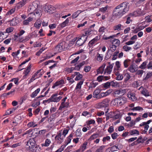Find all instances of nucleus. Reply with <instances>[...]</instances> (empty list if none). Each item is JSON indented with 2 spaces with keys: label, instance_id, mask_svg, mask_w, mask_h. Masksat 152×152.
Segmentation results:
<instances>
[{
  "label": "nucleus",
  "instance_id": "47",
  "mask_svg": "<svg viewBox=\"0 0 152 152\" xmlns=\"http://www.w3.org/2000/svg\"><path fill=\"white\" fill-rule=\"evenodd\" d=\"M122 25L121 24H118V25L115 26L113 28L114 30H118L119 31L121 30V27Z\"/></svg>",
  "mask_w": 152,
  "mask_h": 152
},
{
  "label": "nucleus",
  "instance_id": "51",
  "mask_svg": "<svg viewBox=\"0 0 152 152\" xmlns=\"http://www.w3.org/2000/svg\"><path fill=\"white\" fill-rule=\"evenodd\" d=\"M110 139V137L109 136H107L103 137L102 141L103 143H105V142L107 141H109Z\"/></svg>",
  "mask_w": 152,
  "mask_h": 152
},
{
  "label": "nucleus",
  "instance_id": "1",
  "mask_svg": "<svg viewBox=\"0 0 152 152\" xmlns=\"http://www.w3.org/2000/svg\"><path fill=\"white\" fill-rule=\"evenodd\" d=\"M129 4L128 2L125 1L116 6L113 12V16L118 18L122 17L129 10Z\"/></svg>",
  "mask_w": 152,
  "mask_h": 152
},
{
  "label": "nucleus",
  "instance_id": "8",
  "mask_svg": "<svg viewBox=\"0 0 152 152\" xmlns=\"http://www.w3.org/2000/svg\"><path fill=\"white\" fill-rule=\"evenodd\" d=\"M108 64L110 65L107 66L105 69L104 74L107 73V74H110L111 73L112 71L113 68L114 64L113 63L110 64V62H108Z\"/></svg>",
  "mask_w": 152,
  "mask_h": 152
},
{
  "label": "nucleus",
  "instance_id": "4",
  "mask_svg": "<svg viewBox=\"0 0 152 152\" xmlns=\"http://www.w3.org/2000/svg\"><path fill=\"white\" fill-rule=\"evenodd\" d=\"M93 29H91L90 28H86L83 30L82 32V37L86 38L90 37V36L93 33Z\"/></svg>",
  "mask_w": 152,
  "mask_h": 152
},
{
  "label": "nucleus",
  "instance_id": "38",
  "mask_svg": "<svg viewBox=\"0 0 152 152\" xmlns=\"http://www.w3.org/2000/svg\"><path fill=\"white\" fill-rule=\"evenodd\" d=\"M88 144L87 142H85L82 145L80 148H81V152L84 151L86 148V146Z\"/></svg>",
  "mask_w": 152,
  "mask_h": 152
},
{
  "label": "nucleus",
  "instance_id": "58",
  "mask_svg": "<svg viewBox=\"0 0 152 152\" xmlns=\"http://www.w3.org/2000/svg\"><path fill=\"white\" fill-rule=\"evenodd\" d=\"M124 50L126 52L129 51V50L132 49L131 47H129L127 45H124L123 48Z\"/></svg>",
  "mask_w": 152,
  "mask_h": 152
},
{
  "label": "nucleus",
  "instance_id": "31",
  "mask_svg": "<svg viewBox=\"0 0 152 152\" xmlns=\"http://www.w3.org/2000/svg\"><path fill=\"white\" fill-rule=\"evenodd\" d=\"M99 136V134L94 133L88 139V140L90 141H91L98 137Z\"/></svg>",
  "mask_w": 152,
  "mask_h": 152
},
{
  "label": "nucleus",
  "instance_id": "24",
  "mask_svg": "<svg viewBox=\"0 0 152 152\" xmlns=\"http://www.w3.org/2000/svg\"><path fill=\"white\" fill-rule=\"evenodd\" d=\"M64 83V80L62 79L59 81L56 82L53 86L52 88H54L56 86L63 84Z\"/></svg>",
  "mask_w": 152,
  "mask_h": 152
},
{
  "label": "nucleus",
  "instance_id": "22",
  "mask_svg": "<svg viewBox=\"0 0 152 152\" xmlns=\"http://www.w3.org/2000/svg\"><path fill=\"white\" fill-rule=\"evenodd\" d=\"M33 20V18L29 17L27 19L25 20L23 22V24L24 26H28L29 25L30 22Z\"/></svg>",
  "mask_w": 152,
  "mask_h": 152
},
{
  "label": "nucleus",
  "instance_id": "39",
  "mask_svg": "<svg viewBox=\"0 0 152 152\" xmlns=\"http://www.w3.org/2000/svg\"><path fill=\"white\" fill-rule=\"evenodd\" d=\"M118 144H116L114 145L111 147L110 148V150L112 151H118L119 150V148H118Z\"/></svg>",
  "mask_w": 152,
  "mask_h": 152
},
{
  "label": "nucleus",
  "instance_id": "48",
  "mask_svg": "<svg viewBox=\"0 0 152 152\" xmlns=\"http://www.w3.org/2000/svg\"><path fill=\"white\" fill-rule=\"evenodd\" d=\"M105 147V146L103 145L100 146L95 152H103V150Z\"/></svg>",
  "mask_w": 152,
  "mask_h": 152
},
{
  "label": "nucleus",
  "instance_id": "57",
  "mask_svg": "<svg viewBox=\"0 0 152 152\" xmlns=\"http://www.w3.org/2000/svg\"><path fill=\"white\" fill-rule=\"evenodd\" d=\"M110 86L112 87H116L118 86V83L116 82H114V81H112L110 82Z\"/></svg>",
  "mask_w": 152,
  "mask_h": 152
},
{
  "label": "nucleus",
  "instance_id": "35",
  "mask_svg": "<svg viewBox=\"0 0 152 152\" xmlns=\"http://www.w3.org/2000/svg\"><path fill=\"white\" fill-rule=\"evenodd\" d=\"M31 64H29L27 67L26 70L23 72V74H26V75H27L31 70Z\"/></svg>",
  "mask_w": 152,
  "mask_h": 152
},
{
  "label": "nucleus",
  "instance_id": "37",
  "mask_svg": "<svg viewBox=\"0 0 152 152\" xmlns=\"http://www.w3.org/2000/svg\"><path fill=\"white\" fill-rule=\"evenodd\" d=\"M113 40L112 44L115 45L117 47L119 46L120 44V41L119 39H114Z\"/></svg>",
  "mask_w": 152,
  "mask_h": 152
},
{
  "label": "nucleus",
  "instance_id": "50",
  "mask_svg": "<svg viewBox=\"0 0 152 152\" xmlns=\"http://www.w3.org/2000/svg\"><path fill=\"white\" fill-rule=\"evenodd\" d=\"M117 46L114 45H110V48L111 49L110 52L113 53V52H114L116 49Z\"/></svg>",
  "mask_w": 152,
  "mask_h": 152
},
{
  "label": "nucleus",
  "instance_id": "19",
  "mask_svg": "<svg viewBox=\"0 0 152 152\" xmlns=\"http://www.w3.org/2000/svg\"><path fill=\"white\" fill-rule=\"evenodd\" d=\"M128 69L132 73H134L137 71V68L133 64L130 65Z\"/></svg>",
  "mask_w": 152,
  "mask_h": 152
},
{
  "label": "nucleus",
  "instance_id": "63",
  "mask_svg": "<svg viewBox=\"0 0 152 152\" xmlns=\"http://www.w3.org/2000/svg\"><path fill=\"white\" fill-rule=\"evenodd\" d=\"M66 25V19L65 21L63 22L62 23H60L59 25V26L61 28H63L65 27Z\"/></svg>",
  "mask_w": 152,
  "mask_h": 152
},
{
  "label": "nucleus",
  "instance_id": "3",
  "mask_svg": "<svg viewBox=\"0 0 152 152\" xmlns=\"http://www.w3.org/2000/svg\"><path fill=\"white\" fill-rule=\"evenodd\" d=\"M66 42L63 41L59 43L54 49V50L56 52H61L65 48Z\"/></svg>",
  "mask_w": 152,
  "mask_h": 152
},
{
  "label": "nucleus",
  "instance_id": "62",
  "mask_svg": "<svg viewBox=\"0 0 152 152\" xmlns=\"http://www.w3.org/2000/svg\"><path fill=\"white\" fill-rule=\"evenodd\" d=\"M80 129H78L76 131V136L79 137L82 135Z\"/></svg>",
  "mask_w": 152,
  "mask_h": 152
},
{
  "label": "nucleus",
  "instance_id": "11",
  "mask_svg": "<svg viewBox=\"0 0 152 152\" xmlns=\"http://www.w3.org/2000/svg\"><path fill=\"white\" fill-rule=\"evenodd\" d=\"M110 86V82H107L106 83H103L100 85L99 86V88L101 89V90H105L109 88Z\"/></svg>",
  "mask_w": 152,
  "mask_h": 152
},
{
  "label": "nucleus",
  "instance_id": "10",
  "mask_svg": "<svg viewBox=\"0 0 152 152\" xmlns=\"http://www.w3.org/2000/svg\"><path fill=\"white\" fill-rule=\"evenodd\" d=\"M110 101L109 99H105L99 103V105L101 107H107Z\"/></svg>",
  "mask_w": 152,
  "mask_h": 152
},
{
  "label": "nucleus",
  "instance_id": "25",
  "mask_svg": "<svg viewBox=\"0 0 152 152\" xmlns=\"http://www.w3.org/2000/svg\"><path fill=\"white\" fill-rule=\"evenodd\" d=\"M148 63V60L144 61L139 66V68L141 69H144L147 68V64Z\"/></svg>",
  "mask_w": 152,
  "mask_h": 152
},
{
  "label": "nucleus",
  "instance_id": "18",
  "mask_svg": "<svg viewBox=\"0 0 152 152\" xmlns=\"http://www.w3.org/2000/svg\"><path fill=\"white\" fill-rule=\"evenodd\" d=\"M133 15L135 17L138 16H142L143 15V14L140 9H138L135 11H134L133 13Z\"/></svg>",
  "mask_w": 152,
  "mask_h": 152
},
{
  "label": "nucleus",
  "instance_id": "12",
  "mask_svg": "<svg viewBox=\"0 0 152 152\" xmlns=\"http://www.w3.org/2000/svg\"><path fill=\"white\" fill-rule=\"evenodd\" d=\"M101 89L100 88H97L94 90L93 93V97L94 98H96L97 99H99V94L101 92Z\"/></svg>",
  "mask_w": 152,
  "mask_h": 152
},
{
  "label": "nucleus",
  "instance_id": "6",
  "mask_svg": "<svg viewBox=\"0 0 152 152\" xmlns=\"http://www.w3.org/2000/svg\"><path fill=\"white\" fill-rule=\"evenodd\" d=\"M140 91V94L145 97L149 96H150V93L147 88L143 86H140L138 89Z\"/></svg>",
  "mask_w": 152,
  "mask_h": 152
},
{
  "label": "nucleus",
  "instance_id": "33",
  "mask_svg": "<svg viewBox=\"0 0 152 152\" xmlns=\"http://www.w3.org/2000/svg\"><path fill=\"white\" fill-rule=\"evenodd\" d=\"M74 73L75 75H76V76L75 78V80H80L82 78V75L81 74H80L79 72H75Z\"/></svg>",
  "mask_w": 152,
  "mask_h": 152
},
{
  "label": "nucleus",
  "instance_id": "30",
  "mask_svg": "<svg viewBox=\"0 0 152 152\" xmlns=\"http://www.w3.org/2000/svg\"><path fill=\"white\" fill-rule=\"evenodd\" d=\"M105 65V64L102 65L97 70L98 74H102L103 73Z\"/></svg>",
  "mask_w": 152,
  "mask_h": 152
},
{
  "label": "nucleus",
  "instance_id": "13",
  "mask_svg": "<svg viewBox=\"0 0 152 152\" xmlns=\"http://www.w3.org/2000/svg\"><path fill=\"white\" fill-rule=\"evenodd\" d=\"M42 71H43V69H41L38 70L34 74V75L30 79V80L29 81L28 83H30L32 82L33 80H34L36 79V78H35V77L37 76L38 74L40 72H41ZM39 78V77H37L36 78V79H37Z\"/></svg>",
  "mask_w": 152,
  "mask_h": 152
},
{
  "label": "nucleus",
  "instance_id": "29",
  "mask_svg": "<svg viewBox=\"0 0 152 152\" xmlns=\"http://www.w3.org/2000/svg\"><path fill=\"white\" fill-rule=\"evenodd\" d=\"M42 20L40 19H38L34 24V26L37 28H39L41 26Z\"/></svg>",
  "mask_w": 152,
  "mask_h": 152
},
{
  "label": "nucleus",
  "instance_id": "23",
  "mask_svg": "<svg viewBox=\"0 0 152 152\" xmlns=\"http://www.w3.org/2000/svg\"><path fill=\"white\" fill-rule=\"evenodd\" d=\"M86 39H85L83 40L82 39H78L76 42L77 45L79 46L82 45L86 41Z\"/></svg>",
  "mask_w": 152,
  "mask_h": 152
},
{
  "label": "nucleus",
  "instance_id": "41",
  "mask_svg": "<svg viewBox=\"0 0 152 152\" xmlns=\"http://www.w3.org/2000/svg\"><path fill=\"white\" fill-rule=\"evenodd\" d=\"M37 125L33 121L29 122L27 124V126L28 128L31 127H34L37 126Z\"/></svg>",
  "mask_w": 152,
  "mask_h": 152
},
{
  "label": "nucleus",
  "instance_id": "46",
  "mask_svg": "<svg viewBox=\"0 0 152 152\" xmlns=\"http://www.w3.org/2000/svg\"><path fill=\"white\" fill-rule=\"evenodd\" d=\"M118 53V51H116L113 53L112 55L113 58L112 59V60H116L117 58Z\"/></svg>",
  "mask_w": 152,
  "mask_h": 152
},
{
  "label": "nucleus",
  "instance_id": "61",
  "mask_svg": "<svg viewBox=\"0 0 152 152\" xmlns=\"http://www.w3.org/2000/svg\"><path fill=\"white\" fill-rule=\"evenodd\" d=\"M118 136L117 133L116 132H114L111 135V137L113 140L116 139Z\"/></svg>",
  "mask_w": 152,
  "mask_h": 152
},
{
  "label": "nucleus",
  "instance_id": "9",
  "mask_svg": "<svg viewBox=\"0 0 152 152\" xmlns=\"http://www.w3.org/2000/svg\"><path fill=\"white\" fill-rule=\"evenodd\" d=\"M56 8L55 7L50 5L45 6V11L49 13H53V11Z\"/></svg>",
  "mask_w": 152,
  "mask_h": 152
},
{
  "label": "nucleus",
  "instance_id": "15",
  "mask_svg": "<svg viewBox=\"0 0 152 152\" xmlns=\"http://www.w3.org/2000/svg\"><path fill=\"white\" fill-rule=\"evenodd\" d=\"M39 145L37 146V145H36L34 146L33 147H31L30 148V147H29V148H28V147H27V149L28 150H30L32 152H37V151H39V150L38 149V148H39V149L40 148H39Z\"/></svg>",
  "mask_w": 152,
  "mask_h": 152
},
{
  "label": "nucleus",
  "instance_id": "43",
  "mask_svg": "<svg viewBox=\"0 0 152 152\" xmlns=\"http://www.w3.org/2000/svg\"><path fill=\"white\" fill-rule=\"evenodd\" d=\"M112 55V53L110 52V50H108L107 51V53L106 54V56L105 57V60H107L110 58Z\"/></svg>",
  "mask_w": 152,
  "mask_h": 152
},
{
  "label": "nucleus",
  "instance_id": "20",
  "mask_svg": "<svg viewBox=\"0 0 152 152\" xmlns=\"http://www.w3.org/2000/svg\"><path fill=\"white\" fill-rule=\"evenodd\" d=\"M26 145L29 146L28 148H29V147H30V148L31 147L35 145V141L34 140V139H30L27 142Z\"/></svg>",
  "mask_w": 152,
  "mask_h": 152
},
{
  "label": "nucleus",
  "instance_id": "45",
  "mask_svg": "<svg viewBox=\"0 0 152 152\" xmlns=\"http://www.w3.org/2000/svg\"><path fill=\"white\" fill-rule=\"evenodd\" d=\"M25 33V31L23 30H21L18 33L16 34L15 35V38H18V37H20L22 35Z\"/></svg>",
  "mask_w": 152,
  "mask_h": 152
},
{
  "label": "nucleus",
  "instance_id": "53",
  "mask_svg": "<svg viewBox=\"0 0 152 152\" xmlns=\"http://www.w3.org/2000/svg\"><path fill=\"white\" fill-rule=\"evenodd\" d=\"M15 9L14 8L12 9L11 10L7 12L6 14V15L7 16L11 15L13 14L15 11Z\"/></svg>",
  "mask_w": 152,
  "mask_h": 152
},
{
  "label": "nucleus",
  "instance_id": "16",
  "mask_svg": "<svg viewBox=\"0 0 152 152\" xmlns=\"http://www.w3.org/2000/svg\"><path fill=\"white\" fill-rule=\"evenodd\" d=\"M10 25L12 26H15L19 23L18 18H14L10 20Z\"/></svg>",
  "mask_w": 152,
  "mask_h": 152
},
{
  "label": "nucleus",
  "instance_id": "2",
  "mask_svg": "<svg viewBox=\"0 0 152 152\" xmlns=\"http://www.w3.org/2000/svg\"><path fill=\"white\" fill-rule=\"evenodd\" d=\"M113 102L114 105L120 106L125 104L126 102V99L124 97H122L115 99Z\"/></svg>",
  "mask_w": 152,
  "mask_h": 152
},
{
  "label": "nucleus",
  "instance_id": "59",
  "mask_svg": "<svg viewBox=\"0 0 152 152\" xmlns=\"http://www.w3.org/2000/svg\"><path fill=\"white\" fill-rule=\"evenodd\" d=\"M95 121L94 120L91 119L90 120H88L86 122L87 125L88 126H89L91 124H94L95 123Z\"/></svg>",
  "mask_w": 152,
  "mask_h": 152
},
{
  "label": "nucleus",
  "instance_id": "49",
  "mask_svg": "<svg viewBox=\"0 0 152 152\" xmlns=\"http://www.w3.org/2000/svg\"><path fill=\"white\" fill-rule=\"evenodd\" d=\"M83 81H80L78 83L75 87V89H80L81 87V85L83 84Z\"/></svg>",
  "mask_w": 152,
  "mask_h": 152
},
{
  "label": "nucleus",
  "instance_id": "7",
  "mask_svg": "<svg viewBox=\"0 0 152 152\" xmlns=\"http://www.w3.org/2000/svg\"><path fill=\"white\" fill-rule=\"evenodd\" d=\"M135 95V94L134 92L129 91L128 93L127 96L130 100L134 101L137 100V98Z\"/></svg>",
  "mask_w": 152,
  "mask_h": 152
},
{
  "label": "nucleus",
  "instance_id": "28",
  "mask_svg": "<svg viewBox=\"0 0 152 152\" xmlns=\"http://www.w3.org/2000/svg\"><path fill=\"white\" fill-rule=\"evenodd\" d=\"M98 39H93L88 43V45L90 47H91L94 45L96 44L97 40H98Z\"/></svg>",
  "mask_w": 152,
  "mask_h": 152
},
{
  "label": "nucleus",
  "instance_id": "5",
  "mask_svg": "<svg viewBox=\"0 0 152 152\" xmlns=\"http://www.w3.org/2000/svg\"><path fill=\"white\" fill-rule=\"evenodd\" d=\"M66 129H64L62 133L60 132L56 136L55 138L56 140H58L61 142L63 140V137H65L66 135Z\"/></svg>",
  "mask_w": 152,
  "mask_h": 152
},
{
  "label": "nucleus",
  "instance_id": "14",
  "mask_svg": "<svg viewBox=\"0 0 152 152\" xmlns=\"http://www.w3.org/2000/svg\"><path fill=\"white\" fill-rule=\"evenodd\" d=\"M66 99V96H65L64 98L62 100V101H63L61 102L59 107V110H61L62 111H64L65 110L66 105H65V104L64 103V102L65 101Z\"/></svg>",
  "mask_w": 152,
  "mask_h": 152
},
{
  "label": "nucleus",
  "instance_id": "55",
  "mask_svg": "<svg viewBox=\"0 0 152 152\" xmlns=\"http://www.w3.org/2000/svg\"><path fill=\"white\" fill-rule=\"evenodd\" d=\"M7 34L6 32H1L0 33V38H7Z\"/></svg>",
  "mask_w": 152,
  "mask_h": 152
},
{
  "label": "nucleus",
  "instance_id": "32",
  "mask_svg": "<svg viewBox=\"0 0 152 152\" xmlns=\"http://www.w3.org/2000/svg\"><path fill=\"white\" fill-rule=\"evenodd\" d=\"M129 135H132L134 134H137L139 135V132L137 129L131 130L129 132Z\"/></svg>",
  "mask_w": 152,
  "mask_h": 152
},
{
  "label": "nucleus",
  "instance_id": "60",
  "mask_svg": "<svg viewBox=\"0 0 152 152\" xmlns=\"http://www.w3.org/2000/svg\"><path fill=\"white\" fill-rule=\"evenodd\" d=\"M53 96L52 97H50L49 99H48L47 100H43V103L45 104V102H48V103H49L51 102H53V101H54V100H52V99L53 98Z\"/></svg>",
  "mask_w": 152,
  "mask_h": 152
},
{
  "label": "nucleus",
  "instance_id": "64",
  "mask_svg": "<svg viewBox=\"0 0 152 152\" xmlns=\"http://www.w3.org/2000/svg\"><path fill=\"white\" fill-rule=\"evenodd\" d=\"M148 69H152V61H150L147 64V68Z\"/></svg>",
  "mask_w": 152,
  "mask_h": 152
},
{
  "label": "nucleus",
  "instance_id": "44",
  "mask_svg": "<svg viewBox=\"0 0 152 152\" xmlns=\"http://www.w3.org/2000/svg\"><path fill=\"white\" fill-rule=\"evenodd\" d=\"M110 8V7L108 6L107 5L104 7L100 8L99 9V11L105 13L106 12L107 9Z\"/></svg>",
  "mask_w": 152,
  "mask_h": 152
},
{
  "label": "nucleus",
  "instance_id": "52",
  "mask_svg": "<svg viewBox=\"0 0 152 152\" xmlns=\"http://www.w3.org/2000/svg\"><path fill=\"white\" fill-rule=\"evenodd\" d=\"M32 131V129H30L29 130L26 131L24 133L23 135V136H24V135L27 134H28L30 135V136H29V137H31V135H32V133H31Z\"/></svg>",
  "mask_w": 152,
  "mask_h": 152
},
{
  "label": "nucleus",
  "instance_id": "21",
  "mask_svg": "<svg viewBox=\"0 0 152 152\" xmlns=\"http://www.w3.org/2000/svg\"><path fill=\"white\" fill-rule=\"evenodd\" d=\"M26 0H23L19 2L17 4V8L19 9L23 7L26 3Z\"/></svg>",
  "mask_w": 152,
  "mask_h": 152
},
{
  "label": "nucleus",
  "instance_id": "27",
  "mask_svg": "<svg viewBox=\"0 0 152 152\" xmlns=\"http://www.w3.org/2000/svg\"><path fill=\"white\" fill-rule=\"evenodd\" d=\"M101 0H96L92 4V6L93 7H97L101 4Z\"/></svg>",
  "mask_w": 152,
  "mask_h": 152
},
{
  "label": "nucleus",
  "instance_id": "54",
  "mask_svg": "<svg viewBox=\"0 0 152 152\" xmlns=\"http://www.w3.org/2000/svg\"><path fill=\"white\" fill-rule=\"evenodd\" d=\"M50 143V140L49 139H47L46 140L45 143L44 144H43V145H43L46 147H47L49 145V144Z\"/></svg>",
  "mask_w": 152,
  "mask_h": 152
},
{
  "label": "nucleus",
  "instance_id": "36",
  "mask_svg": "<svg viewBox=\"0 0 152 152\" xmlns=\"http://www.w3.org/2000/svg\"><path fill=\"white\" fill-rule=\"evenodd\" d=\"M131 60L130 59H126L123 62L124 66L125 68H127L130 64Z\"/></svg>",
  "mask_w": 152,
  "mask_h": 152
},
{
  "label": "nucleus",
  "instance_id": "17",
  "mask_svg": "<svg viewBox=\"0 0 152 152\" xmlns=\"http://www.w3.org/2000/svg\"><path fill=\"white\" fill-rule=\"evenodd\" d=\"M115 75L116 76L115 79L118 80H121L123 78V74H121L119 71L115 72Z\"/></svg>",
  "mask_w": 152,
  "mask_h": 152
},
{
  "label": "nucleus",
  "instance_id": "40",
  "mask_svg": "<svg viewBox=\"0 0 152 152\" xmlns=\"http://www.w3.org/2000/svg\"><path fill=\"white\" fill-rule=\"evenodd\" d=\"M123 75L125 77L124 81L126 82L128 81L130 79L131 77V76L129 74V73L128 72L123 73Z\"/></svg>",
  "mask_w": 152,
  "mask_h": 152
},
{
  "label": "nucleus",
  "instance_id": "42",
  "mask_svg": "<svg viewBox=\"0 0 152 152\" xmlns=\"http://www.w3.org/2000/svg\"><path fill=\"white\" fill-rule=\"evenodd\" d=\"M96 57L97 60L101 62L103 58V55L102 54H99L98 53L97 54Z\"/></svg>",
  "mask_w": 152,
  "mask_h": 152
},
{
  "label": "nucleus",
  "instance_id": "26",
  "mask_svg": "<svg viewBox=\"0 0 152 152\" xmlns=\"http://www.w3.org/2000/svg\"><path fill=\"white\" fill-rule=\"evenodd\" d=\"M84 11L83 10H77L76 12H74L72 16V19H74L77 18L82 12H83Z\"/></svg>",
  "mask_w": 152,
  "mask_h": 152
},
{
  "label": "nucleus",
  "instance_id": "56",
  "mask_svg": "<svg viewBox=\"0 0 152 152\" xmlns=\"http://www.w3.org/2000/svg\"><path fill=\"white\" fill-rule=\"evenodd\" d=\"M73 135L72 134H71L69 136L67 137V145L70 142L71 140L73 138Z\"/></svg>",
  "mask_w": 152,
  "mask_h": 152
},
{
  "label": "nucleus",
  "instance_id": "34",
  "mask_svg": "<svg viewBox=\"0 0 152 152\" xmlns=\"http://www.w3.org/2000/svg\"><path fill=\"white\" fill-rule=\"evenodd\" d=\"M40 90V88L37 89L34 91L30 95V96L31 98H34L37 95V94L39 92Z\"/></svg>",
  "mask_w": 152,
  "mask_h": 152
}]
</instances>
